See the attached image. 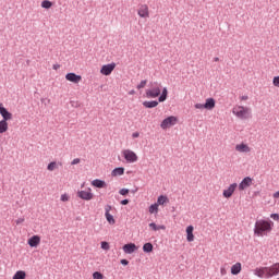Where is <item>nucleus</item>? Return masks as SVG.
Masks as SVG:
<instances>
[{
	"instance_id": "nucleus-22",
	"label": "nucleus",
	"mask_w": 279,
	"mask_h": 279,
	"mask_svg": "<svg viewBox=\"0 0 279 279\" xmlns=\"http://www.w3.org/2000/svg\"><path fill=\"white\" fill-rule=\"evenodd\" d=\"M216 106L215 98H207L205 101V110H213Z\"/></svg>"
},
{
	"instance_id": "nucleus-42",
	"label": "nucleus",
	"mask_w": 279,
	"mask_h": 279,
	"mask_svg": "<svg viewBox=\"0 0 279 279\" xmlns=\"http://www.w3.org/2000/svg\"><path fill=\"white\" fill-rule=\"evenodd\" d=\"M270 217L274 221H279V214H271Z\"/></svg>"
},
{
	"instance_id": "nucleus-14",
	"label": "nucleus",
	"mask_w": 279,
	"mask_h": 279,
	"mask_svg": "<svg viewBox=\"0 0 279 279\" xmlns=\"http://www.w3.org/2000/svg\"><path fill=\"white\" fill-rule=\"evenodd\" d=\"M250 186H252V178L245 177L239 184V191H245Z\"/></svg>"
},
{
	"instance_id": "nucleus-1",
	"label": "nucleus",
	"mask_w": 279,
	"mask_h": 279,
	"mask_svg": "<svg viewBox=\"0 0 279 279\" xmlns=\"http://www.w3.org/2000/svg\"><path fill=\"white\" fill-rule=\"evenodd\" d=\"M263 232H271V221L257 220L255 223L254 233L263 236Z\"/></svg>"
},
{
	"instance_id": "nucleus-28",
	"label": "nucleus",
	"mask_w": 279,
	"mask_h": 279,
	"mask_svg": "<svg viewBox=\"0 0 279 279\" xmlns=\"http://www.w3.org/2000/svg\"><path fill=\"white\" fill-rule=\"evenodd\" d=\"M149 228H151V230H154L155 232H157V230H167V227H165V225L161 226H157L156 222H150Z\"/></svg>"
},
{
	"instance_id": "nucleus-54",
	"label": "nucleus",
	"mask_w": 279,
	"mask_h": 279,
	"mask_svg": "<svg viewBox=\"0 0 279 279\" xmlns=\"http://www.w3.org/2000/svg\"><path fill=\"white\" fill-rule=\"evenodd\" d=\"M277 279H279V278H277Z\"/></svg>"
},
{
	"instance_id": "nucleus-33",
	"label": "nucleus",
	"mask_w": 279,
	"mask_h": 279,
	"mask_svg": "<svg viewBox=\"0 0 279 279\" xmlns=\"http://www.w3.org/2000/svg\"><path fill=\"white\" fill-rule=\"evenodd\" d=\"M58 167V163L56 161H52L48 163L47 169L48 171H54V169Z\"/></svg>"
},
{
	"instance_id": "nucleus-8",
	"label": "nucleus",
	"mask_w": 279,
	"mask_h": 279,
	"mask_svg": "<svg viewBox=\"0 0 279 279\" xmlns=\"http://www.w3.org/2000/svg\"><path fill=\"white\" fill-rule=\"evenodd\" d=\"M114 69H117V63H114V62L105 64L101 66L100 73H101V75H110L112 73V71H114Z\"/></svg>"
},
{
	"instance_id": "nucleus-20",
	"label": "nucleus",
	"mask_w": 279,
	"mask_h": 279,
	"mask_svg": "<svg viewBox=\"0 0 279 279\" xmlns=\"http://www.w3.org/2000/svg\"><path fill=\"white\" fill-rule=\"evenodd\" d=\"M93 186H95L96 189H106L107 184L106 181L101 180V179H96L92 182Z\"/></svg>"
},
{
	"instance_id": "nucleus-23",
	"label": "nucleus",
	"mask_w": 279,
	"mask_h": 279,
	"mask_svg": "<svg viewBox=\"0 0 279 279\" xmlns=\"http://www.w3.org/2000/svg\"><path fill=\"white\" fill-rule=\"evenodd\" d=\"M158 104H160V101H157V100L147 101V100H145V101L143 102V106H144V108H149V109H151V108H157Z\"/></svg>"
},
{
	"instance_id": "nucleus-45",
	"label": "nucleus",
	"mask_w": 279,
	"mask_h": 279,
	"mask_svg": "<svg viewBox=\"0 0 279 279\" xmlns=\"http://www.w3.org/2000/svg\"><path fill=\"white\" fill-rule=\"evenodd\" d=\"M24 221H25V218H19V219L15 221V223H16V226H19V225L23 223Z\"/></svg>"
},
{
	"instance_id": "nucleus-17",
	"label": "nucleus",
	"mask_w": 279,
	"mask_h": 279,
	"mask_svg": "<svg viewBox=\"0 0 279 279\" xmlns=\"http://www.w3.org/2000/svg\"><path fill=\"white\" fill-rule=\"evenodd\" d=\"M235 150L240 151L241 154H250V151H252V148H250L247 144L242 143L235 146Z\"/></svg>"
},
{
	"instance_id": "nucleus-46",
	"label": "nucleus",
	"mask_w": 279,
	"mask_h": 279,
	"mask_svg": "<svg viewBox=\"0 0 279 279\" xmlns=\"http://www.w3.org/2000/svg\"><path fill=\"white\" fill-rule=\"evenodd\" d=\"M220 274H221V276H226L228 274V271L226 270V268L221 267Z\"/></svg>"
},
{
	"instance_id": "nucleus-36",
	"label": "nucleus",
	"mask_w": 279,
	"mask_h": 279,
	"mask_svg": "<svg viewBox=\"0 0 279 279\" xmlns=\"http://www.w3.org/2000/svg\"><path fill=\"white\" fill-rule=\"evenodd\" d=\"M205 106H206L205 104H196V105H194V107L196 108V110H204V109H206Z\"/></svg>"
},
{
	"instance_id": "nucleus-16",
	"label": "nucleus",
	"mask_w": 279,
	"mask_h": 279,
	"mask_svg": "<svg viewBox=\"0 0 279 279\" xmlns=\"http://www.w3.org/2000/svg\"><path fill=\"white\" fill-rule=\"evenodd\" d=\"M194 230H195V228L191 225L186 228V241H187V243H193V241H195V235L193 234Z\"/></svg>"
},
{
	"instance_id": "nucleus-7",
	"label": "nucleus",
	"mask_w": 279,
	"mask_h": 279,
	"mask_svg": "<svg viewBox=\"0 0 279 279\" xmlns=\"http://www.w3.org/2000/svg\"><path fill=\"white\" fill-rule=\"evenodd\" d=\"M279 275V263H275L270 267H267L266 278H274V276Z\"/></svg>"
},
{
	"instance_id": "nucleus-41",
	"label": "nucleus",
	"mask_w": 279,
	"mask_h": 279,
	"mask_svg": "<svg viewBox=\"0 0 279 279\" xmlns=\"http://www.w3.org/2000/svg\"><path fill=\"white\" fill-rule=\"evenodd\" d=\"M120 204H121L122 206H128V204H130V199L124 198V199H122V201L120 202Z\"/></svg>"
},
{
	"instance_id": "nucleus-25",
	"label": "nucleus",
	"mask_w": 279,
	"mask_h": 279,
	"mask_svg": "<svg viewBox=\"0 0 279 279\" xmlns=\"http://www.w3.org/2000/svg\"><path fill=\"white\" fill-rule=\"evenodd\" d=\"M231 274H232V276H239L241 274V263H235L231 267Z\"/></svg>"
},
{
	"instance_id": "nucleus-21",
	"label": "nucleus",
	"mask_w": 279,
	"mask_h": 279,
	"mask_svg": "<svg viewBox=\"0 0 279 279\" xmlns=\"http://www.w3.org/2000/svg\"><path fill=\"white\" fill-rule=\"evenodd\" d=\"M168 96H169V90L167 89V87H163L161 94L158 97L159 104H162L163 101H167Z\"/></svg>"
},
{
	"instance_id": "nucleus-37",
	"label": "nucleus",
	"mask_w": 279,
	"mask_h": 279,
	"mask_svg": "<svg viewBox=\"0 0 279 279\" xmlns=\"http://www.w3.org/2000/svg\"><path fill=\"white\" fill-rule=\"evenodd\" d=\"M70 199H71V196H69V194L61 195V202H69Z\"/></svg>"
},
{
	"instance_id": "nucleus-50",
	"label": "nucleus",
	"mask_w": 279,
	"mask_h": 279,
	"mask_svg": "<svg viewBox=\"0 0 279 279\" xmlns=\"http://www.w3.org/2000/svg\"><path fill=\"white\" fill-rule=\"evenodd\" d=\"M275 199L279 198V191L274 194Z\"/></svg>"
},
{
	"instance_id": "nucleus-53",
	"label": "nucleus",
	"mask_w": 279,
	"mask_h": 279,
	"mask_svg": "<svg viewBox=\"0 0 279 279\" xmlns=\"http://www.w3.org/2000/svg\"><path fill=\"white\" fill-rule=\"evenodd\" d=\"M136 191H138V189H136V190H133V191H132V193H136Z\"/></svg>"
},
{
	"instance_id": "nucleus-2",
	"label": "nucleus",
	"mask_w": 279,
	"mask_h": 279,
	"mask_svg": "<svg viewBox=\"0 0 279 279\" xmlns=\"http://www.w3.org/2000/svg\"><path fill=\"white\" fill-rule=\"evenodd\" d=\"M233 114H235L238 119H242V120L250 119L251 109L247 107L239 106L233 108Z\"/></svg>"
},
{
	"instance_id": "nucleus-27",
	"label": "nucleus",
	"mask_w": 279,
	"mask_h": 279,
	"mask_svg": "<svg viewBox=\"0 0 279 279\" xmlns=\"http://www.w3.org/2000/svg\"><path fill=\"white\" fill-rule=\"evenodd\" d=\"M143 252H145V254H151V252H154V244L150 242L145 243L143 245Z\"/></svg>"
},
{
	"instance_id": "nucleus-24",
	"label": "nucleus",
	"mask_w": 279,
	"mask_h": 279,
	"mask_svg": "<svg viewBox=\"0 0 279 279\" xmlns=\"http://www.w3.org/2000/svg\"><path fill=\"white\" fill-rule=\"evenodd\" d=\"M158 206H165L166 204H169V197H167V195H160L157 198V203Z\"/></svg>"
},
{
	"instance_id": "nucleus-26",
	"label": "nucleus",
	"mask_w": 279,
	"mask_h": 279,
	"mask_svg": "<svg viewBox=\"0 0 279 279\" xmlns=\"http://www.w3.org/2000/svg\"><path fill=\"white\" fill-rule=\"evenodd\" d=\"M123 173H125V168L123 167H118V168H114L111 172V175L113 178H117V175H123Z\"/></svg>"
},
{
	"instance_id": "nucleus-39",
	"label": "nucleus",
	"mask_w": 279,
	"mask_h": 279,
	"mask_svg": "<svg viewBox=\"0 0 279 279\" xmlns=\"http://www.w3.org/2000/svg\"><path fill=\"white\" fill-rule=\"evenodd\" d=\"M272 84H274V86H276L277 88H279V76H275V77H274Z\"/></svg>"
},
{
	"instance_id": "nucleus-49",
	"label": "nucleus",
	"mask_w": 279,
	"mask_h": 279,
	"mask_svg": "<svg viewBox=\"0 0 279 279\" xmlns=\"http://www.w3.org/2000/svg\"><path fill=\"white\" fill-rule=\"evenodd\" d=\"M247 99H248L247 96H242V97H241V100H242V101H247Z\"/></svg>"
},
{
	"instance_id": "nucleus-51",
	"label": "nucleus",
	"mask_w": 279,
	"mask_h": 279,
	"mask_svg": "<svg viewBox=\"0 0 279 279\" xmlns=\"http://www.w3.org/2000/svg\"><path fill=\"white\" fill-rule=\"evenodd\" d=\"M136 94V92L134 90V89H131L130 92H129V95H135Z\"/></svg>"
},
{
	"instance_id": "nucleus-18",
	"label": "nucleus",
	"mask_w": 279,
	"mask_h": 279,
	"mask_svg": "<svg viewBox=\"0 0 279 279\" xmlns=\"http://www.w3.org/2000/svg\"><path fill=\"white\" fill-rule=\"evenodd\" d=\"M254 276H257V278H267V267L255 268Z\"/></svg>"
},
{
	"instance_id": "nucleus-6",
	"label": "nucleus",
	"mask_w": 279,
	"mask_h": 279,
	"mask_svg": "<svg viewBox=\"0 0 279 279\" xmlns=\"http://www.w3.org/2000/svg\"><path fill=\"white\" fill-rule=\"evenodd\" d=\"M110 210H112V206L106 205L105 206V217L110 226H114V223H117V220H114V216H112V214H110Z\"/></svg>"
},
{
	"instance_id": "nucleus-32",
	"label": "nucleus",
	"mask_w": 279,
	"mask_h": 279,
	"mask_svg": "<svg viewBox=\"0 0 279 279\" xmlns=\"http://www.w3.org/2000/svg\"><path fill=\"white\" fill-rule=\"evenodd\" d=\"M149 213H150V215H154V213H158V204L157 203L149 206Z\"/></svg>"
},
{
	"instance_id": "nucleus-19",
	"label": "nucleus",
	"mask_w": 279,
	"mask_h": 279,
	"mask_svg": "<svg viewBox=\"0 0 279 279\" xmlns=\"http://www.w3.org/2000/svg\"><path fill=\"white\" fill-rule=\"evenodd\" d=\"M28 245L29 247H38V245H40V238L38 235H33L28 239Z\"/></svg>"
},
{
	"instance_id": "nucleus-15",
	"label": "nucleus",
	"mask_w": 279,
	"mask_h": 279,
	"mask_svg": "<svg viewBox=\"0 0 279 279\" xmlns=\"http://www.w3.org/2000/svg\"><path fill=\"white\" fill-rule=\"evenodd\" d=\"M77 196L81 198V199H85V202H90V199H93L94 195L92 192H87V191H80L77 193Z\"/></svg>"
},
{
	"instance_id": "nucleus-5",
	"label": "nucleus",
	"mask_w": 279,
	"mask_h": 279,
	"mask_svg": "<svg viewBox=\"0 0 279 279\" xmlns=\"http://www.w3.org/2000/svg\"><path fill=\"white\" fill-rule=\"evenodd\" d=\"M123 156L126 162H136L138 160L136 153L130 149L123 150Z\"/></svg>"
},
{
	"instance_id": "nucleus-4",
	"label": "nucleus",
	"mask_w": 279,
	"mask_h": 279,
	"mask_svg": "<svg viewBox=\"0 0 279 279\" xmlns=\"http://www.w3.org/2000/svg\"><path fill=\"white\" fill-rule=\"evenodd\" d=\"M160 85H158V83H155V87L146 90V97L148 99H156V97H160Z\"/></svg>"
},
{
	"instance_id": "nucleus-11",
	"label": "nucleus",
	"mask_w": 279,
	"mask_h": 279,
	"mask_svg": "<svg viewBox=\"0 0 279 279\" xmlns=\"http://www.w3.org/2000/svg\"><path fill=\"white\" fill-rule=\"evenodd\" d=\"M65 80L72 82V84H80L82 82V75L70 72L65 75Z\"/></svg>"
},
{
	"instance_id": "nucleus-13",
	"label": "nucleus",
	"mask_w": 279,
	"mask_h": 279,
	"mask_svg": "<svg viewBox=\"0 0 279 279\" xmlns=\"http://www.w3.org/2000/svg\"><path fill=\"white\" fill-rule=\"evenodd\" d=\"M122 250L124 254H134V252L138 250V246H136V244L134 243H128L123 245Z\"/></svg>"
},
{
	"instance_id": "nucleus-38",
	"label": "nucleus",
	"mask_w": 279,
	"mask_h": 279,
	"mask_svg": "<svg viewBox=\"0 0 279 279\" xmlns=\"http://www.w3.org/2000/svg\"><path fill=\"white\" fill-rule=\"evenodd\" d=\"M101 250H110V244L108 242H101Z\"/></svg>"
},
{
	"instance_id": "nucleus-12",
	"label": "nucleus",
	"mask_w": 279,
	"mask_h": 279,
	"mask_svg": "<svg viewBox=\"0 0 279 279\" xmlns=\"http://www.w3.org/2000/svg\"><path fill=\"white\" fill-rule=\"evenodd\" d=\"M141 19H149V7L147 4H142L137 11Z\"/></svg>"
},
{
	"instance_id": "nucleus-52",
	"label": "nucleus",
	"mask_w": 279,
	"mask_h": 279,
	"mask_svg": "<svg viewBox=\"0 0 279 279\" xmlns=\"http://www.w3.org/2000/svg\"><path fill=\"white\" fill-rule=\"evenodd\" d=\"M214 62H219V57L214 58Z\"/></svg>"
},
{
	"instance_id": "nucleus-3",
	"label": "nucleus",
	"mask_w": 279,
	"mask_h": 279,
	"mask_svg": "<svg viewBox=\"0 0 279 279\" xmlns=\"http://www.w3.org/2000/svg\"><path fill=\"white\" fill-rule=\"evenodd\" d=\"M177 123H178V118H175L174 116H170L162 120V122L160 124V129L167 130V128H171V126L175 125Z\"/></svg>"
},
{
	"instance_id": "nucleus-9",
	"label": "nucleus",
	"mask_w": 279,
	"mask_h": 279,
	"mask_svg": "<svg viewBox=\"0 0 279 279\" xmlns=\"http://www.w3.org/2000/svg\"><path fill=\"white\" fill-rule=\"evenodd\" d=\"M236 186H239V184L236 183L230 184L228 189L222 192L223 197H226V199H230V197L234 195V191H236Z\"/></svg>"
},
{
	"instance_id": "nucleus-34",
	"label": "nucleus",
	"mask_w": 279,
	"mask_h": 279,
	"mask_svg": "<svg viewBox=\"0 0 279 279\" xmlns=\"http://www.w3.org/2000/svg\"><path fill=\"white\" fill-rule=\"evenodd\" d=\"M93 278L94 279H104V274L99 272V271H95L93 274Z\"/></svg>"
},
{
	"instance_id": "nucleus-40",
	"label": "nucleus",
	"mask_w": 279,
	"mask_h": 279,
	"mask_svg": "<svg viewBox=\"0 0 279 279\" xmlns=\"http://www.w3.org/2000/svg\"><path fill=\"white\" fill-rule=\"evenodd\" d=\"M119 193H120V195L125 196V195H128V193H130V190H128V189H121V190L119 191Z\"/></svg>"
},
{
	"instance_id": "nucleus-35",
	"label": "nucleus",
	"mask_w": 279,
	"mask_h": 279,
	"mask_svg": "<svg viewBox=\"0 0 279 279\" xmlns=\"http://www.w3.org/2000/svg\"><path fill=\"white\" fill-rule=\"evenodd\" d=\"M147 86V80L141 81V83L137 85V89L141 90V88H145Z\"/></svg>"
},
{
	"instance_id": "nucleus-10",
	"label": "nucleus",
	"mask_w": 279,
	"mask_h": 279,
	"mask_svg": "<svg viewBox=\"0 0 279 279\" xmlns=\"http://www.w3.org/2000/svg\"><path fill=\"white\" fill-rule=\"evenodd\" d=\"M0 114L2 117V121H12V112H9L8 109L3 107L2 102H0Z\"/></svg>"
},
{
	"instance_id": "nucleus-47",
	"label": "nucleus",
	"mask_w": 279,
	"mask_h": 279,
	"mask_svg": "<svg viewBox=\"0 0 279 279\" xmlns=\"http://www.w3.org/2000/svg\"><path fill=\"white\" fill-rule=\"evenodd\" d=\"M140 136H141V133H138V132H134L132 134V138H138Z\"/></svg>"
},
{
	"instance_id": "nucleus-48",
	"label": "nucleus",
	"mask_w": 279,
	"mask_h": 279,
	"mask_svg": "<svg viewBox=\"0 0 279 279\" xmlns=\"http://www.w3.org/2000/svg\"><path fill=\"white\" fill-rule=\"evenodd\" d=\"M52 69H53L54 71H58V69H60V64H53V65H52Z\"/></svg>"
},
{
	"instance_id": "nucleus-31",
	"label": "nucleus",
	"mask_w": 279,
	"mask_h": 279,
	"mask_svg": "<svg viewBox=\"0 0 279 279\" xmlns=\"http://www.w3.org/2000/svg\"><path fill=\"white\" fill-rule=\"evenodd\" d=\"M53 5V2L49 1V0H44L41 2V8H44L45 10H49L51 9Z\"/></svg>"
},
{
	"instance_id": "nucleus-44",
	"label": "nucleus",
	"mask_w": 279,
	"mask_h": 279,
	"mask_svg": "<svg viewBox=\"0 0 279 279\" xmlns=\"http://www.w3.org/2000/svg\"><path fill=\"white\" fill-rule=\"evenodd\" d=\"M82 160L80 158H75L72 160L71 165H80Z\"/></svg>"
},
{
	"instance_id": "nucleus-43",
	"label": "nucleus",
	"mask_w": 279,
	"mask_h": 279,
	"mask_svg": "<svg viewBox=\"0 0 279 279\" xmlns=\"http://www.w3.org/2000/svg\"><path fill=\"white\" fill-rule=\"evenodd\" d=\"M120 263H121L124 267H128V265H130V260H128V259H121Z\"/></svg>"
},
{
	"instance_id": "nucleus-29",
	"label": "nucleus",
	"mask_w": 279,
	"mask_h": 279,
	"mask_svg": "<svg viewBox=\"0 0 279 279\" xmlns=\"http://www.w3.org/2000/svg\"><path fill=\"white\" fill-rule=\"evenodd\" d=\"M8 131V121L1 120L0 121V134H5Z\"/></svg>"
},
{
	"instance_id": "nucleus-30",
	"label": "nucleus",
	"mask_w": 279,
	"mask_h": 279,
	"mask_svg": "<svg viewBox=\"0 0 279 279\" xmlns=\"http://www.w3.org/2000/svg\"><path fill=\"white\" fill-rule=\"evenodd\" d=\"M26 276L27 274L25 272V270H17L13 276V279H25Z\"/></svg>"
}]
</instances>
